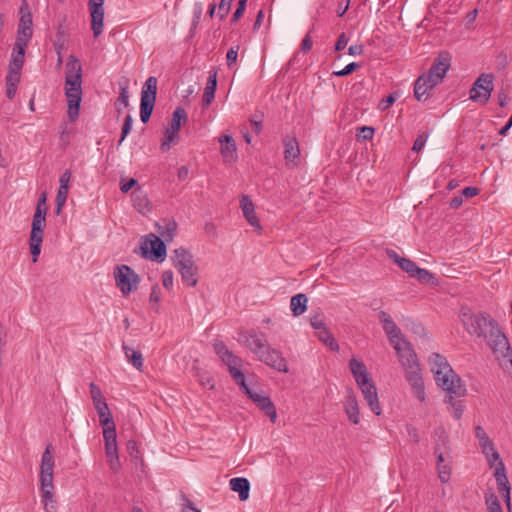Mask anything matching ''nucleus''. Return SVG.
<instances>
[{"label":"nucleus","mask_w":512,"mask_h":512,"mask_svg":"<svg viewBox=\"0 0 512 512\" xmlns=\"http://www.w3.org/2000/svg\"><path fill=\"white\" fill-rule=\"evenodd\" d=\"M379 320L383 324V329L406 371L405 377L410 383L415 397L420 402H424L426 399L424 382L413 348L403 337L401 330L393 319L385 311L379 312Z\"/></svg>","instance_id":"nucleus-2"},{"label":"nucleus","mask_w":512,"mask_h":512,"mask_svg":"<svg viewBox=\"0 0 512 512\" xmlns=\"http://www.w3.org/2000/svg\"><path fill=\"white\" fill-rule=\"evenodd\" d=\"M239 341L253 354H255L257 358L259 357V354H261L268 346L266 335L253 329L241 333L239 336Z\"/></svg>","instance_id":"nucleus-16"},{"label":"nucleus","mask_w":512,"mask_h":512,"mask_svg":"<svg viewBox=\"0 0 512 512\" xmlns=\"http://www.w3.org/2000/svg\"><path fill=\"white\" fill-rule=\"evenodd\" d=\"M406 431H407L408 436L414 443L420 442V434H419L418 429L415 426H413L411 424H407Z\"/></svg>","instance_id":"nucleus-54"},{"label":"nucleus","mask_w":512,"mask_h":512,"mask_svg":"<svg viewBox=\"0 0 512 512\" xmlns=\"http://www.w3.org/2000/svg\"><path fill=\"white\" fill-rule=\"evenodd\" d=\"M284 159L286 166L295 168L298 166L300 158V146L295 137L286 136L283 139Z\"/></svg>","instance_id":"nucleus-20"},{"label":"nucleus","mask_w":512,"mask_h":512,"mask_svg":"<svg viewBox=\"0 0 512 512\" xmlns=\"http://www.w3.org/2000/svg\"><path fill=\"white\" fill-rule=\"evenodd\" d=\"M20 15L16 41L21 39L22 41L29 43L33 35V21L29 6L25 0L20 7Z\"/></svg>","instance_id":"nucleus-17"},{"label":"nucleus","mask_w":512,"mask_h":512,"mask_svg":"<svg viewBox=\"0 0 512 512\" xmlns=\"http://www.w3.org/2000/svg\"><path fill=\"white\" fill-rule=\"evenodd\" d=\"M310 324L317 331H320V330L326 328L325 323L320 315L311 317Z\"/></svg>","instance_id":"nucleus-57"},{"label":"nucleus","mask_w":512,"mask_h":512,"mask_svg":"<svg viewBox=\"0 0 512 512\" xmlns=\"http://www.w3.org/2000/svg\"><path fill=\"white\" fill-rule=\"evenodd\" d=\"M21 75L16 73H7L6 75V95L12 100L17 92Z\"/></svg>","instance_id":"nucleus-37"},{"label":"nucleus","mask_w":512,"mask_h":512,"mask_svg":"<svg viewBox=\"0 0 512 512\" xmlns=\"http://www.w3.org/2000/svg\"><path fill=\"white\" fill-rule=\"evenodd\" d=\"M41 244L42 242H31L30 241V251L33 257V262H36L38 259V256L41 252Z\"/></svg>","instance_id":"nucleus-60"},{"label":"nucleus","mask_w":512,"mask_h":512,"mask_svg":"<svg viewBox=\"0 0 512 512\" xmlns=\"http://www.w3.org/2000/svg\"><path fill=\"white\" fill-rule=\"evenodd\" d=\"M113 275L116 286L125 296L136 290L140 282L139 275L128 265L116 266Z\"/></svg>","instance_id":"nucleus-8"},{"label":"nucleus","mask_w":512,"mask_h":512,"mask_svg":"<svg viewBox=\"0 0 512 512\" xmlns=\"http://www.w3.org/2000/svg\"><path fill=\"white\" fill-rule=\"evenodd\" d=\"M105 442V455L110 469L114 472L119 471L121 463L118 455L117 434L115 426L105 427L103 429Z\"/></svg>","instance_id":"nucleus-13"},{"label":"nucleus","mask_w":512,"mask_h":512,"mask_svg":"<svg viewBox=\"0 0 512 512\" xmlns=\"http://www.w3.org/2000/svg\"><path fill=\"white\" fill-rule=\"evenodd\" d=\"M318 339L323 342L326 346H328L332 351H338L339 345L333 335L327 330V328L322 329L317 332Z\"/></svg>","instance_id":"nucleus-39"},{"label":"nucleus","mask_w":512,"mask_h":512,"mask_svg":"<svg viewBox=\"0 0 512 512\" xmlns=\"http://www.w3.org/2000/svg\"><path fill=\"white\" fill-rule=\"evenodd\" d=\"M243 392L254 402L257 406L265 412V414L269 417L272 423H275L277 420V411L275 405L269 398V396L263 394L262 392L252 390L247 384L246 381L243 384H239Z\"/></svg>","instance_id":"nucleus-14"},{"label":"nucleus","mask_w":512,"mask_h":512,"mask_svg":"<svg viewBox=\"0 0 512 512\" xmlns=\"http://www.w3.org/2000/svg\"><path fill=\"white\" fill-rule=\"evenodd\" d=\"M258 359L279 372H288V365L282 353L269 345L259 354Z\"/></svg>","instance_id":"nucleus-18"},{"label":"nucleus","mask_w":512,"mask_h":512,"mask_svg":"<svg viewBox=\"0 0 512 512\" xmlns=\"http://www.w3.org/2000/svg\"><path fill=\"white\" fill-rule=\"evenodd\" d=\"M387 255L392 259L403 271L411 277L414 276L417 265L408 258L400 257L394 250H387Z\"/></svg>","instance_id":"nucleus-31"},{"label":"nucleus","mask_w":512,"mask_h":512,"mask_svg":"<svg viewBox=\"0 0 512 512\" xmlns=\"http://www.w3.org/2000/svg\"><path fill=\"white\" fill-rule=\"evenodd\" d=\"M494 476L496 478L498 491L503 495L504 493H507V491L511 490L508 478L505 474V467L502 461H499V464H497Z\"/></svg>","instance_id":"nucleus-34"},{"label":"nucleus","mask_w":512,"mask_h":512,"mask_svg":"<svg viewBox=\"0 0 512 512\" xmlns=\"http://www.w3.org/2000/svg\"><path fill=\"white\" fill-rule=\"evenodd\" d=\"M173 282H174L173 272L171 270L164 271L163 274H162L163 286L166 289L170 290L173 287Z\"/></svg>","instance_id":"nucleus-52"},{"label":"nucleus","mask_w":512,"mask_h":512,"mask_svg":"<svg viewBox=\"0 0 512 512\" xmlns=\"http://www.w3.org/2000/svg\"><path fill=\"white\" fill-rule=\"evenodd\" d=\"M247 0H240L238 3V7L232 16V22H236L243 15Z\"/></svg>","instance_id":"nucleus-59"},{"label":"nucleus","mask_w":512,"mask_h":512,"mask_svg":"<svg viewBox=\"0 0 512 512\" xmlns=\"http://www.w3.org/2000/svg\"><path fill=\"white\" fill-rule=\"evenodd\" d=\"M238 49H239V47L235 46V47H231L228 50L227 55H226L228 67H232V65H234L236 63L237 57H238Z\"/></svg>","instance_id":"nucleus-53"},{"label":"nucleus","mask_w":512,"mask_h":512,"mask_svg":"<svg viewBox=\"0 0 512 512\" xmlns=\"http://www.w3.org/2000/svg\"><path fill=\"white\" fill-rule=\"evenodd\" d=\"M184 504L182 508V512H200L197 508L193 506V503L187 499L186 497H183Z\"/></svg>","instance_id":"nucleus-64"},{"label":"nucleus","mask_w":512,"mask_h":512,"mask_svg":"<svg viewBox=\"0 0 512 512\" xmlns=\"http://www.w3.org/2000/svg\"><path fill=\"white\" fill-rule=\"evenodd\" d=\"M52 445H47L41 457L40 490L45 512H57L58 504L54 497L53 471L55 466Z\"/></svg>","instance_id":"nucleus-4"},{"label":"nucleus","mask_w":512,"mask_h":512,"mask_svg":"<svg viewBox=\"0 0 512 512\" xmlns=\"http://www.w3.org/2000/svg\"><path fill=\"white\" fill-rule=\"evenodd\" d=\"M217 87V71L212 69L209 71L206 87L203 93V106L208 107L215 97V91Z\"/></svg>","instance_id":"nucleus-29"},{"label":"nucleus","mask_w":512,"mask_h":512,"mask_svg":"<svg viewBox=\"0 0 512 512\" xmlns=\"http://www.w3.org/2000/svg\"><path fill=\"white\" fill-rule=\"evenodd\" d=\"M435 381L439 387L447 392L446 397H464L467 393L465 384L463 383L462 379L454 372V370H451L446 374L436 376Z\"/></svg>","instance_id":"nucleus-11"},{"label":"nucleus","mask_w":512,"mask_h":512,"mask_svg":"<svg viewBox=\"0 0 512 512\" xmlns=\"http://www.w3.org/2000/svg\"><path fill=\"white\" fill-rule=\"evenodd\" d=\"M460 320L467 332L482 338L491 349L499 365L505 370H512V350L506 335L498 323L487 313H472L462 309Z\"/></svg>","instance_id":"nucleus-1"},{"label":"nucleus","mask_w":512,"mask_h":512,"mask_svg":"<svg viewBox=\"0 0 512 512\" xmlns=\"http://www.w3.org/2000/svg\"><path fill=\"white\" fill-rule=\"evenodd\" d=\"M437 85L429 79L425 74L417 78L414 84V96L418 101H426L430 96L432 90Z\"/></svg>","instance_id":"nucleus-23"},{"label":"nucleus","mask_w":512,"mask_h":512,"mask_svg":"<svg viewBox=\"0 0 512 512\" xmlns=\"http://www.w3.org/2000/svg\"><path fill=\"white\" fill-rule=\"evenodd\" d=\"M494 75L491 73H482L473 83L470 91L469 98L474 102L486 104L494 89Z\"/></svg>","instance_id":"nucleus-9"},{"label":"nucleus","mask_w":512,"mask_h":512,"mask_svg":"<svg viewBox=\"0 0 512 512\" xmlns=\"http://www.w3.org/2000/svg\"><path fill=\"white\" fill-rule=\"evenodd\" d=\"M481 449L490 465H493L495 462L499 463V461H502L492 441H490V443L482 445Z\"/></svg>","instance_id":"nucleus-40"},{"label":"nucleus","mask_w":512,"mask_h":512,"mask_svg":"<svg viewBox=\"0 0 512 512\" xmlns=\"http://www.w3.org/2000/svg\"><path fill=\"white\" fill-rule=\"evenodd\" d=\"M485 503L488 512H503L500 501L494 493H489L485 495Z\"/></svg>","instance_id":"nucleus-43"},{"label":"nucleus","mask_w":512,"mask_h":512,"mask_svg":"<svg viewBox=\"0 0 512 512\" xmlns=\"http://www.w3.org/2000/svg\"><path fill=\"white\" fill-rule=\"evenodd\" d=\"M348 44V39L346 37V34L343 32L339 35L336 44H335V50L341 51L343 50Z\"/></svg>","instance_id":"nucleus-61"},{"label":"nucleus","mask_w":512,"mask_h":512,"mask_svg":"<svg viewBox=\"0 0 512 512\" xmlns=\"http://www.w3.org/2000/svg\"><path fill=\"white\" fill-rule=\"evenodd\" d=\"M118 114H121L123 109L129 107V92L127 86H121L119 96L115 103Z\"/></svg>","instance_id":"nucleus-41"},{"label":"nucleus","mask_w":512,"mask_h":512,"mask_svg":"<svg viewBox=\"0 0 512 512\" xmlns=\"http://www.w3.org/2000/svg\"><path fill=\"white\" fill-rule=\"evenodd\" d=\"M357 385L359 386L371 411L376 415H380L381 406L378 399L377 389L372 378L367 379L364 384L360 382Z\"/></svg>","instance_id":"nucleus-19"},{"label":"nucleus","mask_w":512,"mask_h":512,"mask_svg":"<svg viewBox=\"0 0 512 512\" xmlns=\"http://www.w3.org/2000/svg\"><path fill=\"white\" fill-rule=\"evenodd\" d=\"M457 397L449 396L445 398V403L453 407V416L455 419H460L463 414V405L461 401L456 400Z\"/></svg>","instance_id":"nucleus-44"},{"label":"nucleus","mask_w":512,"mask_h":512,"mask_svg":"<svg viewBox=\"0 0 512 512\" xmlns=\"http://www.w3.org/2000/svg\"><path fill=\"white\" fill-rule=\"evenodd\" d=\"M373 135H374V129L372 127L362 126L360 128L358 137L362 138L364 140H370L373 138Z\"/></svg>","instance_id":"nucleus-58"},{"label":"nucleus","mask_w":512,"mask_h":512,"mask_svg":"<svg viewBox=\"0 0 512 512\" xmlns=\"http://www.w3.org/2000/svg\"><path fill=\"white\" fill-rule=\"evenodd\" d=\"M221 155L226 162H234L237 159V149L234 139L230 135H222L219 138Z\"/></svg>","instance_id":"nucleus-26"},{"label":"nucleus","mask_w":512,"mask_h":512,"mask_svg":"<svg viewBox=\"0 0 512 512\" xmlns=\"http://www.w3.org/2000/svg\"><path fill=\"white\" fill-rule=\"evenodd\" d=\"M475 437L478 439L480 447L482 445L490 443V441H491V439L489 438V436L487 435V433L481 426L475 427Z\"/></svg>","instance_id":"nucleus-50"},{"label":"nucleus","mask_w":512,"mask_h":512,"mask_svg":"<svg viewBox=\"0 0 512 512\" xmlns=\"http://www.w3.org/2000/svg\"><path fill=\"white\" fill-rule=\"evenodd\" d=\"M127 451L132 458L139 457V449L135 440H129L126 444Z\"/></svg>","instance_id":"nucleus-56"},{"label":"nucleus","mask_w":512,"mask_h":512,"mask_svg":"<svg viewBox=\"0 0 512 512\" xmlns=\"http://www.w3.org/2000/svg\"><path fill=\"white\" fill-rule=\"evenodd\" d=\"M142 257L152 261L162 262L166 256V245L157 235L150 233L140 246Z\"/></svg>","instance_id":"nucleus-10"},{"label":"nucleus","mask_w":512,"mask_h":512,"mask_svg":"<svg viewBox=\"0 0 512 512\" xmlns=\"http://www.w3.org/2000/svg\"><path fill=\"white\" fill-rule=\"evenodd\" d=\"M215 353L221 358L223 363L228 367L229 373L233 380L239 385L245 381V376L241 372L242 359L236 356L228 349L223 341L215 340L213 344Z\"/></svg>","instance_id":"nucleus-6"},{"label":"nucleus","mask_w":512,"mask_h":512,"mask_svg":"<svg viewBox=\"0 0 512 512\" xmlns=\"http://www.w3.org/2000/svg\"><path fill=\"white\" fill-rule=\"evenodd\" d=\"M132 124H133L132 116L130 114L126 115L125 120H124V124H123V127H122L121 138H120V140L118 142V145H121V143L124 141L126 136L130 133V131L132 129Z\"/></svg>","instance_id":"nucleus-48"},{"label":"nucleus","mask_w":512,"mask_h":512,"mask_svg":"<svg viewBox=\"0 0 512 512\" xmlns=\"http://www.w3.org/2000/svg\"><path fill=\"white\" fill-rule=\"evenodd\" d=\"M122 349L124 351L125 357L129 363L133 365L138 371H142L143 368V355L141 352L134 350L133 348L123 344Z\"/></svg>","instance_id":"nucleus-35"},{"label":"nucleus","mask_w":512,"mask_h":512,"mask_svg":"<svg viewBox=\"0 0 512 512\" xmlns=\"http://www.w3.org/2000/svg\"><path fill=\"white\" fill-rule=\"evenodd\" d=\"M171 260L180 273L182 282L189 287H195L198 282V267L194 263L192 254L180 247L173 251Z\"/></svg>","instance_id":"nucleus-5"},{"label":"nucleus","mask_w":512,"mask_h":512,"mask_svg":"<svg viewBox=\"0 0 512 512\" xmlns=\"http://www.w3.org/2000/svg\"><path fill=\"white\" fill-rule=\"evenodd\" d=\"M308 298L305 294L294 295L290 301L291 311L294 316L302 315L307 309Z\"/></svg>","instance_id":"nucleus-36"},{"label":"nucleus","mask_w":512,"mask_h":512,"mask_svg":"<svg viewBox=\"0 0 512 512\" xmlns=\"http://www.w3.org/2000/svg\"><path fill=\"white\" fill-rule=\"evenodd\" d=\"M451 65V55L447 51H442L435 58L428 73L425 75L438 85L444 79Z\"/></svg>","instance_id":"nucleus-15"},{"label":"nucleus","mask_w":512,"mask_h":512,"mask_svg":"<svg viewBox=\"0 0 512 512\" xmlns=\"http://www.w3.org/2000/svg\"><path fill=\"white\" fill-rule=\"evenodd\" d=\"M427 138H428V136L426 134L418 135L416 140L414 141L412 150L415 151V152L421 151L422 148L425 146Z\"/></svg>","instance_id":"nucleus-55"},{"label":"nucleus","mask_w":512,"mask_h":512,"mask_svg":"<svg viewBox=\"0 0 512 512\" xmlns=\"http://www.w3.org/2000/svg\"><path fill=\"white\" fill-rule=\"evenodd\" d=\"M187 120V113L184 108L177 107L173 114H172V120L170 123V128H174L177 130H180L181 128V122Z\"/></svg>","instance_id":"nucleus-42"},{"label":"nucleus","mask_w":512,"mask_h":512,"mask_svg":"<svg viewBox=\"0 0 512 512\" xmlns=\"http://www.w3.org/2000/svg\"><path fill=\"white\" fill-rule=\"evenodd\" d=\"M230 488L234 492H238L241 501L249 498L250 483L246 478L236 477L230 480Z\"/></svg>","instance_id":"nucleus-33"},{"label":"nucleus","mask_w":512,"mask_h":512,"mask_svg":"<svg viewBox=\"0 0 512 512\" xmlns=\"http://www.w3.org/2000/svg\"><path fill=\"white\" fill-rule=\"evenodd\" d=\"M435 454L437 456L438 477L442 483H447L451 476V457L438 448L435 449Z\"/></svg>","instance_id":"nucleus-24"},{"label":"nucleus","mask_w":512,"mask_h":512,"mask_svg":"<svg viewBox=\"0 0 512 512\" xmlns=\"http://www.w3.org/2000/svg\"><path fill=\"white\" fill-rule=\"evenodd\" d=\"M134 208L141 214L146 215L151 211L150 201L147 194L140 188H136L131 194Z\"/></svg>","instance_id":"nucleus-28"},{"label":"nucleus","mask_w":512,"mask_h":512,"mask_svg":"<svg viewBox=\"0 0 512 512\" xmlns=\"http://www.w3.org/2000/svg\"><path fill=\"white\" fill-rule=\"evenodd\" d=\"M429 365L431 371L434 374V379L436 378V376L446 374L447 372L453 370L452 367L449 365L448 361L446 360V358L438 353H433L429 357Z\"/></svg>","instance_id":"nucleus-27"},{"label":"nucleus","mask_w":512,"mask_h":512,"mask_svg":"<svg viewBox=\"0 0 512 512\" xmlns=\"http://www.w3.org/2000/svg\"><path fill=\"white\" fill-rule=\"evenodd\" d=\"M43 230L31 228L30 241L31 242H43Z\"/></svg>","instance_id":"nucleus-62"},{"label":"nucleus","mask_w":512,"mask_h":512,"mask_svg":"<svg viewBox=\"0 0 512 512\" xmlns=\"http://www.w3.org/2000/svg\"><path fill=\"white\" fill-rule=\"evenodd\" d=\"M166 230L167 233L161 231V236L165 238L166 240L171 239L174 231L176 230V223L175 222H169L166 224Z\"/></svg>","instance_id":"nucleus-63"},{"label":"nucleus","mask_w":512,"mask_h":512,"mask_svg":"<svg viewBox=\"0 0 512 512\" xmlns=\"http://www.w3.org/2000/svg\"><path fill=\"white\" fill-rule=\"evenodd\" d=\"M344 409H345V412H346L349 420L355 425L359 424V422H360L359 406H358V401H357L356 395L352 389L347 390V394L345 396V401H344Z\"/></svg>","instance_id":"nucleus-25"},{"label":"nucleus","mask_w":512,"mask_h":512,"mask_svg":"<svg viewBox=\"0 0 512 512\" xmlns=\"http://www.w3.org/2000/svg\"><path fill=\"white\" fill-rule=\"evenodd\" d=\"M240 208L247 222L258 232L262 231L261 223L255 212V205L249 196L243 195L240 199Z\"/></svg>","instance_id":"nucleus-22"},{"label":"nucleus","mask_w":512,"mask_h":512,"mask_svg":"<svg viewBox=\"0 0 512 512\" xmlns=\"http://www.w3.org/2000/svg\"><path fill=\"white\" fill-rule=\"evenodd\" d=\"M179 138V130L168 127L164 132V138L160 145L163 152L170 150L171 144L176 142Z\"/></svg>","instance_id":"nucleus-38"},{"label":"nucleus","mask_w":512,"mask_h":512,"mask_svg":"<svg viewBox=\"0 0 512 512\" xmlns=\"http://www.w3.org/2000/svg\"><path fill=\"white\" fill-rule=\"evenodd\" d=\"M65 96L67 99V114L69 120L74 122L79 117L82 101V66L79 60L70 55L66 63Z\"/></svg>","instance_id":"nucleus-3"},{"label":"nucleus","mask_w":512,"mask_h":512,"mask_svg":"<svg viewBox=\"0 0 512 512\" xmlns=\"http://www.w3.org/2000/svg\"><path fill=\"white\" fill-rule=\"evenodd\" d=\"M359 67H360V64H358L356 62H352V63H349L348 65H346L342 70L334 71L333 75L338 76V77H344V76L351 74Z\"/></svg>","instance_id":"nucleus-49"},{"label":"nucleus","mask_w":512,"mask_h":512,"mask_svg":"<svg viewBox=\"0 0 512 512\" xmlns=\"http://www.w3.org/2000/svg\"><path fill=\"white\" fill-rule=\"evenodd\" d=\"M157 78L150 76L145 81L141 91L140 118L147 123L153 112L157 95Z\"/></svg>","instance_id":"nucleus-7"},{"label":"nucleus","mask_w":512,"mask_h":512,"mask_svg":"<svg viewBox=\"0 0 512 512\" xmlns=\"http://www.w3.org/2000/svg\"><path fill=\"white\" fill-rule=\"evenodd\" d=\"M349 368L357 384L360 382L364 384L367 379L371 378L363 361L352 358L349 361Z\"/></svg>","instance_id":"nucleus-30"},{"label":"nucleus","mask_w":512,"mask_h":512,"mask_svg":"<svg viewBox=\"0 0 512 512\" xmlns=\"http://www.w3.org/2000/svg\"><path fill=\"white\" fill-rule=\"evenodd\" d=\"M413 277L417 278L420 282L423 283H429L434 278L432 273L426 269L419 268L418 266Z\"/></svg>","instance_id":"nucleus-47"},{"label":"nucleus","mask_w":512,"mask_h":512,"mask_svg":"<svg viewBox=\"0 0 512 512\" xmlns=\"http://www.w3.org/2000/svg\"><path fill=\"white\" fill-rule=\"evenodd\" d=\"M29 43L22 41H15L13 51L11 54V60L9 62L8 73H16L21 75V70L25 59V49Z\"/></svg>","instance_id":"nucleus-21"},{"label":"nucleus","mask_w":512,"mask_h":512,"mask_svg":"<svg viewBox=\"0 0 512 512\" xmlns=\"http://www.w3.org/2000/svg\"><path fill=\"white\" fill-rule=\"evenodd\" d=\"M91 17V29L95 38L99 37L104 27V9H89Z\"/></svg>","instance_id":"nucleus-32"},{"label":"nucleus","mask_w":512,"mask_h":512,"mask_svg":"<svg viewBox=\"0 0 512 512\" xmlns=\"http://www.w3.org/2000/svg\"><path fill=\"white\" fill-rule=\"evenodd\" d=\"M89 388L94 407L99 416V422L103 429L110 427V425L115 426L110 409L100 388L94 382L90 383Z\"/></svg>","instance_id":"nucleus-12"},{"label":"nucleus","mask_w":512,"mask_h":512,"mask_svg":"<svg viewBox=\"0 0 512 512\" xmlns=\"http://www.w3.org/2000/svg\"><path fill=\"white\" fill-rule=\"evenodd\" d=\"M69 187H64V185H60L57 196H56V204H57V212L59 213L64 203L66 202L68 196Z\"/></svg>","instance_id":"nucleus-45"},{"label":"nucleus","mask_w":512,"mask_h":512,"mask_svg":"<svg viewBox=\"0 0 512 512\" xmlns=\"http://www.w3.org/2000/svg\"><path fill=\"white\" fill-rule=\"evenodd\" d=\"M233 0H221L218 6V15L223 19L229 13Z\"/></svg>","instance_id":"nucleus-51"},{"label":"nucleus","mask_w":512,"mask_h":512,"mask_svg":"<svg viewBox=\"0 0 512 512\" xmlns=\"http://www.w3.org/2000/svg\"><path fill=\"white\" fill-rule=\"evenodd\" d=\"M262 122H263V114L259 111L255 112L250 117V123L253 127V130L259 134L262 131Z\"/></svg>","instance_id":"nucleus-46"}]
</instances>
